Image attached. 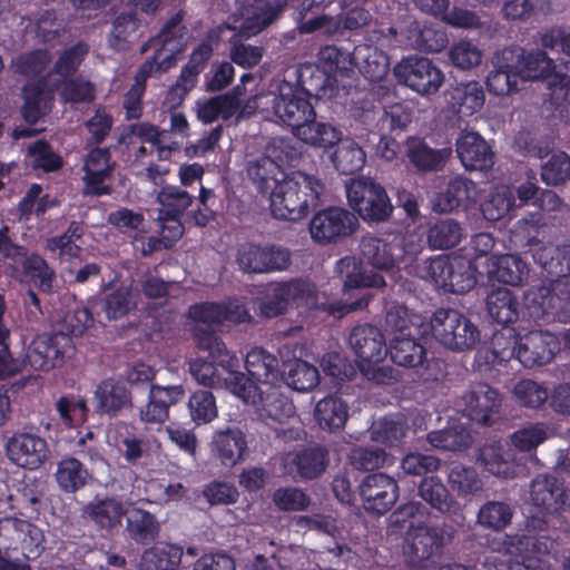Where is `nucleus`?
I'll use <instances>...</instances> for the list:
<instances>
[{
	"mask_svg": "<svg viewBox=\"0 0 570 570\" xmlns=\"http://www.w3.org/2000/svg\"><path fill=\"white\" fill-rule=\"evenodd\" d=\"M324 193L325 184L318 176L292 171L272 188L271 213L277 219L298 222L320 206Z\"/></svg>",
	"mask_w": 570,
	"mask_h": 570,
	"instance_id": "1",
	"label": "nucleus"
},
{
	"mask_svg": "<svg viewBox=\"0 0 570 570\" xmlns=\"http://www.w3.org/2000/svg\"><path fill=\"white\" fill-rule=\"evenodd\" d=\"M491 345L499 362L517 358L527 368L549 364L561 350L559 337L548 331H530L523 336L515 330H508V335L494 333Z\"/></svg>",
	"mask_w": 570,
	"mask_h": 570,
	"instance_id": "2",
	"label": "nucleus"
},
{
	"mask_svg": "<svg viewBox=\"0 0 570 570\" xmlns=\"http://www.w3.org/2000/svg\"><path fill=\"white\" fill-rule=\"evenodd\" d=\"M156 371L145 363H136L126 372L127 386L141 387L147 391V403L138 407V416L146 424H161L169 417V407L185 399L186 391L181 384H154Z\"/></svg>",
	"mask_w": 570,
	"mask_h": 570,
	"instance_id": "3",
	"label": "nucleus"
},
{
	"mask_svg": "<svg viewBox=\"0 0 570 570\" xmlns=\"http://www.w3.org/2000/svg\"><path fill=\"white\" fill-rule=\"evenodd\" d=\"M341 272L346 268L344 276V293L348 294L350 291H357V296L354 301L342 302L335 301L327 304H322V309L335 318H342L351 312L362 311L368 306L373 295L367 291L368 288H380L385 286L384 277L373 271L367 272L357 264L354 257H343L338 261Z\"/></svg>",
	"mask_w": 570,
	"mask_h": 570,
	"instance_id": "4",
	"label": "nucleus"
},
{
	"mask_svg": "<svg viewBox=\"0 0 570 570\" xmlns=\"http://www.w3.org/2000/svg\"><path fill=\"white\" fill-rule=\"evenodd\" d=\"M432 336L454 352L472 350L480 341V331L465 315L453 308H438L428 324Z\"/></svg>",
	"mask_w": 570,
	"mask_h": 570,
	"instance_id": "5",
	"label": "nucleus"
},
{
	"mask_svg": "<svg viewBox=\"0 0 570 570\" xmlns=\"http://www.w3.org/2000/svg\"><path fill=\"white\" fill-rule=\"evenodd\" d=\"M445 547V531L439 525H417L407 529L403 556L412 570H433L442 558Z\"/></svg>",
	"mask_w": 570,
	"mask_h": 570,
	"instance_id": "6",
	"label": "nucleus"
},
{
	"mask_svg": "<svg viewBox=\"0 0 570 570\" xmlns=\"http://www.w3.org/2000/svg\"><path fill=\"white\" fill-rule=\"evenodd\" d=\"M345 188L348 205L364 222L381 223L391 217L393 205L381 184L358 177L351 178Z\"/></svg>",
	"mask_w": 570,
	"mask_h": 570,
	"instance_id": "7",
	"label": "nucleus"
},
{
	"mask_svg": "<svg viewBox=\"0 0 570 570\" xmlns=\"http://www.w3.org/2000/svg\"><path fill=\"white\" fill-rule=\"evenodd\" d=\"M239 366L224 368L215 360L195 358L189 363L191 376L202 385L215 387L225 385L240 400H250L255 395V386L246 375L238 371Z\"/></svg>",
	"mask_w": 570,
	"mask_h": 570,
	"instance_id": "8",
	"label": "nucleus"
},
{
	"mask_svg": "<svg viewBox=\"0 0 570 570\" xmlns=\"http://www.w3.org/2000/svg\"><path fill=\"white\" fill-rule=\"evenodd\" d=\"M399 85L421 96L434 95L444 82L441 69L429 58L412 55L402 58L393 68Z\"/></svg>",
	"mask_w": 570,
	"mask_h": 570,
	"instance_id": "9",
	"label": "nucleus"
},
{
	"mask_svg": "<svg viewBox=\"0 0 570 570\" xmlns=\"http://www.w3.org/2000/svg\"><path fill=\"white\" fill-rule=\"evenodd\" d=\"M236 264L247 274L284 272L292 265V253L276 244L244 243L237 248Z\"/></svg>",
	"mask_w": 570,
	"mask_h": 570,
	"instance_id": "10",
	"label": "nucleus"
},
{
	"mask_svg": "<svg viewBox=\"0 0 570 570\" xmlns=\"http://www.w3.org/2000/svg\"><path fill=\"white\" fill-rule=\"evenodd\" d=\"M313 95L299 83L284 81L279 85L278 94L272 99L274 116L284 125L296 130L308 117H315L316 111L311 102Z\"/></svg>",
	"mask_w": 570,
	"mask_h": 570,
	"instance_id": "11",
	"label": "nucleus"
},
{
	"mask_svg": "<svg viewBox=\"0 0 570 570\" xmlns=\"http://www.w3.org/2000/svg\"><path fill=\"white\" fill-rule=\"evenodd\" d=\"M502 403L499 390L483 382L471 384L460 401L463 414L481 426H492L500 421Z\"/></svg>",
	"mask_w": 570,
	"mask_h": 570,
	"instance_id": "12",
	"label": "nucleus"
},
{
	"mask_svg": "<svg viewBox=\"0 0 570 570\" xmlns=\"http://www.w3.org/2000/svg\"><path fill=\"white\" fill-rule=\"evenodd\" d=\"M357 227L358 220L353 213L335 206L317 212L309 222L311 237L321 245L336 244Z\"/></svg>",
	"mask_w": 570,
	"mask_h": 570,
	"instance_id": "13",
	"label": "nucleus"
},
{
	"mask_svg": "<svg viewBox=\"0 0 570 570\" xmlns=\"http://www.w3.org/2000/svg\"><path fill=\"white\" fill-rule=\"evenodd\" d=\"M357 489L364 510L376 515L389 512L400 495L397 481L382 472L365 475Z\"/></svg>",
	"mask_w": 570,
	"mask_h": 570,
	"instance_id": "14",
	"label": "nucleus"
},
{
	"mask_svg": "<svg viewBox=\"0 0 570 570\" xmlns=\"http://www.w3.org/2000/svg\"><path fill=\"white\" fill-rule=\"evenodd\" d=\"M95 411L100 415L116 417L124 411H132V392L121 379L108 377L100 381L94 392Z\"/></svg>",
	"mask_w": 570,
	"mask_h": 570,
	"instance_id": "15",
	"label": "nucleus"
},
{
	"mask_svg": "<svg viewBox=\"0 0 570 570\" xmlns=\"http://www.w3.org/2000/svg\"><path fill=\"white\" fill-rule=\"evenodd\" d=\"M6 451L11 462L31 471L40 468L49 455L47 441L28 432L14 433L8 440Z\"/></svg>",
	"mask_w": 570,
	"mask_h": 570,
	"instance_id": "16",
	"label": "nucleus"
},
{
	"mask_svg": "<svg viewBox=\"0 0 570 570\" xmlns=\"http://www.w3.org/2000/svg\"><path fill=\"white\" fill-rule=\"evenodd\" d=\"M250 383L255 386L253 401H243L247 404L259 405V416L266 424H284L295 415L296 407L291 397L274 384L263 392L255 382L250 381Z\"/></svg>",
	"mask_w": 570,
	"mask_h": 570,
	"instance_id": "17",
	"label": "nucleus"
},
{
	"mask_svg": "<svg viewBox=\"0 0 570 570\" xmlns=\"http://www.w3.org/2000/svg\"><path fill=\"white\" fill-rule=\"evenodd\" d=\"M83 514L105 535H114L121 528L127 509L117 495L96 497L86 504Z\"/></svg>",
	"mask_w": 570,
	"mask_h": 570,
	"instance_id": "18",
	"label": "nucleus"
},
{
	"mask_svg": "<svg viewBox=\"0 0 570 570\" xmlns=\"http://www.w3.org/2000/svg\"><path fill=\"white\" fill-rule=\"evenodd\" d=\"M348 341L358 366L366 363H382L387 355L384 334L375 325L367 323L355 325Z\"/></svg>",
	"mask_w": 570,
	"mask_h": 570,
	"instance_id": "19",
	"label": "nucleus"
},
{
	"mask_svg": "<svg viewBox=\"0 0 570 570\" xmlns=\"http://www.w3.org/2000/svg\"><path fill=\"white\" fill-rule=\"evenodd\" d=\"M518 56L511 48H503L492 59V69L487 76L488 90L495 96L510 95L518 90L520 71Z\"/></svg>",
	"mask_w": 570,
	"mask_h": 570,
	"instance_id": "20",
	"label": "nucleus"
},
{
	"mask_svg": "<svg viewBox=\"0 0 570 570\" xmlns=\"http://www.w3.org/2000/svg\"><path fill=\"white\" fill-rule=\"evenodd\" d=\"M330 463V452L321 444L303 446L288 455L287 465L293 476L309 481L322 475Z\"/></svg>",
	"mask_w": 570,
	"mask_h": 570,
	"instance_id": "21",
	"label": "nucleus"
},
{
	"mask_svg": "<svg viewBox=\"0 0 570 570\" xmlns=\"http://www.w3.org/2000/svg\"><path fill=\"white\" fill-rule=\"evenodd\" d=\"M530 495L533 504L548 513L570 512L569 493L553 475H538L531 483Z\"/></svg>",
	"mask_w": 570,
	"mask_h": 570,
	"instance_id": "22",
	"label": "nucleus"
},
{
	"mask_svg": "<svg viewBox=\"0 0 570 570\" xmlns=\"http://www.w3.org/2000/svg\"><path fill=\"white\" fill-rule=\"evenodd\" d=\"M455 147L461 164L468 170H487L494 164V153L479 132H461Z\"/></svg>",
	"mask_w": 570,
	"mask_h": 570,
	"instance_id": "23",
	"label": "nucleus"
},
{
	"mask_svg": "<svg viewBox=\"0 0 570 570\" xmlns=\"http://www.w3.org/2000/svg\"><path fill=\"white\" fill-rule=\"evenodd\" d=\"M212 455L225 468H233L244 461L247 453V438L238 428L216 431L212 439Z\"/></svg>",
	"mask_w": 570,
	"mask_h": 570,
	"instance_id": "24",
	"label": "nucleus"
},
{
	"mask_svg": "<svg viewBox=\"0 0 570 570\" xmlns=\"http://www.w3.org/2000/svg\"><path fill=\"white\" fill-rule=\"evenodd\" d=\"M405 155L417 173H435L445 167L452 156V148H432L424 138L409 137Z\"/></svg>",
	"mask_w": 570,
	"mask_h": 570,
	"instance_id": "25",
	"label": "nucleus"
},
{
	"mask_svg": "<svg viewBox=\"0 0 570 570\" xmlns=\"http://www.w3.org/2000/svg\"><path fill=\"white\" fill-rule=\"evenodd\" d=\"M285 7L283 0H240L242 33L255 36L275 21Z\"/></svg>",
	"mask_w": 570,
	"mask_h": 570,
	"instance_id": "26",
	"label": "nucleus"
},
{
	"mask_svg": "<svg viewBox=\"0 0 570 570\" xmlns=\"http://www.w3.org/2000/svg\"><path fill=\"white\" fill-rule=\"evenodd\" d=\"M362 259L380 271L393 269L404 256V248L397 242H387L375 236H364L360 242Z\"/></svg>",
	"mask_w": 570,
	"mask_h": 570,
	"instance_id": "27",
	"label": "nucleus"
},
{
	"mask_svg": "<svg viewBox=\"0 0 570 570\" xmlns=\"http://www.w3.org/2000/svg\"><path fill=\"white\" fill-rule=\"evenodd\" d=\"M485 305L491 320L503 326L497 333L508 335V330H515L510 325L519 320L520 302L512 291L501 287L492 289L487 296Z\"/></svg>",
	"mask_w": 570,
	"mask_h": 570,
	"instance_id": "28",
	"label": "nucleus"
},
{
	"mask_svg": "<svg viewBox=\"0 0 570 570\" xmlns=\"http://www.w3.org/2000/svg\"><path fill=\"white\" fill-rule=\"evenodd\" d=\"M185 11L179 10L173 14L161 27L159 32L150 39V45L156 50H161L164 56H171L177 62L186 46L187 27L183 23Z\"/></svg>",
	"mask_w": 570,
	"mask_h": 570,
	"instance_id": "29",
	"label": "nucleus"
},
{
	"mask_svg": "<svg viewBox=\"0 0 570 570\" xmlns=\"http://www.w3.org/2000/svg\"><path fill=\"white\" fill-rule=\"evenodd\" d=\"M444 97L454 114L465 117L481 110L485 101L483 87L478 81L451 85L446 89Z\"/></svg>",
	"mask_w": 570,
	"mask_h": 570,
	"instance_id": "30",
	"label": "nucleus"
},
{
	"mask_svg": "<svg viewBox=\"0 0 570 570\" xmlns=\"http://www.w3.org/2000/svg\"><path fill=\"white\" fill-rule=\"evenodd\" d=\"M476 186L474 181L458 176L452 178L445 189L440 191L433 200V210L450 213L459 207H468L474 202Z\"/></svg>",
	"mask_w": 570,
	"mask_h": 570,
	"instance_id": "31",
	"label": "nucleus"
},
{
	"mask_svg": "<svg viewBox=\"0 0 570 570\" xmlns=\"http://www.w3.org/2000/svg\"><path fill=\"white\" fill-rule=\"evenodd\" d=\"M161 525L156 515L142 508H134L126 514L128 539L139 546L154 543L160 534Z\"/></svg>",
	"mask_w": 570,
	"mask_h": 570,
	"instance_id": "32",
	"label": "nucleus"
},
{
	"mask_svg": "<svg viewBox=\"0 0 570 570\" xmlns=\"http://www.w3.org/2000/svg\"><path fill=\"white\" fill-rule=\"evenodd\" d=\"M423 334L394 335L387 347V354L399 366L417 367L426 360V350L421 343Z\"/></svg>",
	"mask_w": 570,
	"mask_h": 570,
	"instance_id": "33",
	"label": "nucleus"
},
{
	"mask_svg": "<svg viewBox=\"0 0 570 570\" xmlns=\"http://www.w3.org/2000/svg\"><path fill=\"white\" fill-rule=\"evenodd\" d=\"M389 56L372 45L354 47V68L367 80L376 82L382 80L389 71Z\"/></svg>",
	"mask_w": 570,
	"mask_h": 570,
	"instance_id": "34",
	"label": "nucleus"
},
{
	"mask_svg": "<svg viewBox=\"0 0 570 570\" xmlns=\"http://www.w3.org/2000/svg\"><path fill=\"white\" fill-rule=\"evenodd\" d=\"M245 367L250 381L273 385L279 374L278 358L262 347L252 348L245 357Z\"/></svg>",
	"mask_w": 570,
	"mask_h": 570,
	"instance_id": "35",
	"label": "nucleus"
},
{
	"mask_svg": "<svg viewBox=\"0 0 570 570\" xmlns=\"http://www.w3.org/2000/svg\"><path fill=\"white\" fill-rule=\"evenodd\" d=\"M193 338L196 347L208 352V357L215 360L224 368L239 366V358L227 350L218 333L196 325L193 328Z\"/></svg>",
	"mask_w": 570,
	"mask_h": 570,
	"instance_id": "36",
	"label": "nucleus"
},
{
	"mask_svg": "<svg viewBox=\"0 0 570 570\" xmlns=\"http://www.w3.org/2000/svg\"><path fill=\"white\" fill-rule=\"evenodd\" d=\"M532 258L551 277L570 276V244L541 245L533 249Z\"/></svg>",
	"mask_w": 570,
	"mask_h": 570,
	"instance_id": "37",
	"label": "nucleus"
},
{
	"mask_svg": "<svg viewBox=\"0 0 570 570\" xmlns=\"http://www.w3.org/2000/svg\"><path fill=\"white\" fill-rule=\"evenodd\" d=\"M335 0H303L295 11V22L301 33H313L333 22L334 18L325 10Z\"/></svg>",
	"mask_w": 570,
	"mask_h": 570,
	"instance_id": "38",
	"label": "nucleus"
},
{
	"mask_svg": "<svg viewBox=\"0 0 570 570\" xmlns=\"http://www.w3.org/2000/svg\"><path fill=\"white\" fill-rule=\"evenodd\" d=\"M311 118L292 132L299 140L312 147L324 149L333 147L341 140L342 131L337 127L317 121L316 116Z\"/></svg>",
	"mask_w": 570,
	"mask_h": 570,
	"instance_id": "39",
	"label": "nucleus"
},
{
	"mask_svg": "<svg viewBox=\"0 0 570 570\" xmlns=\"http://www.w3.org/2000/svg\"><path fill=\"white\" fill-rule=\"evenodd\" d=\"M348 417V405L338 396H326L320 400L314 409V419L322 430L341 431Z\"/></svg>",
	"mask_w": 570,
	"mask_h": 570,
	"instance_id": "40",
	"label": "nucleus"
},
{
	"mask_svg": "<svg viewBox=\"0 0 570 570\" xmlns=\"http://www.w3.org/2000/svg\"><path fill=\"white\" fill-rule=\"evenodd\" d=\"M281 376L288 387L297 392L311 391L320 383L318 370L303 360L285 363Z\"/></svg>",
	"mask_w": 570,
	"mask_h": 570,
	"instance_id": "41",
	"label": "nucleus"
},
{
	"mask_svg": "<svg viewBox=\"0 0 570 570\" xmlns=\"http://www.w3.org/2000/svg\"><path fill=\"white\" fill-rule=\"evenodd\" d=\"M24 102L21 108L23 119L36 125L42 117L50 112L53 97L45 86L33 83L23 88Z\"/></svg>",
	"mask_w": 570,
	"mask_h": 570,
	"instance_id": "42",
	"label": "nucleus"
},
{
	"mask_svg": "<svg viewBox=\"0 0 570 570\" xmlns=\"http://www.w3.org/2000/svg\"><path fill=\"white\" fill-rule=\"evenodd\" d=\"M317 61L325 73L348 77L354 68V50L348 51L336 45H327L320 49Z\"/></svg>",
	"mask_w": 570,
	"mask_h": 570,
	"instance_id": "43",
	"label": "nucleus"
},
{
	"mask_svg": "<svg viewBox=\"0 0 570 570\" xmlns=\"http://www.w3.org/2000/svg\"><path fill=\"white\" fill-rule=\"evenodd\" d=\"M530 273L529 265L519 255L504 254L497 258L492 277L510 286H522Z\"/></svg>",
	"mask_w": 570,
	"mask_h": 570,
	"instance_id": "44",
	"label": "nucleus"
},
{
	"mask_svg": "<svg viewBox=\"0 0 570 570\" xmlns=\"http://www.w3.org/2000/svg\"><path fill=\"white\" fill-rule=\"evenodd\" d=\"M183 558V548L165 543L147 549L141 557V570H177Z\"/></svg>",
	"mask_w": 570,
	"mask_h": 570,
	"instance_id": "45",
	"label": "nucleus"
},
{
	"mask_svg": "<svg viewBox=\"0 0 570 570\" xmlns=\"http://www.w3.org/2000/svg\"><path fill=\"white\" fill-rule=\"evenodd\" d=\"M385 323L394 335L425 334L428 331L423 317L404 305L392 306L386 312Z\"/></svg>",
	"mask_w": 570,
	"mask_h": 570,
	"instance_id": "46",
	"label": "nucleus"
},
{
	"mask_svg": "<svg viewBox=\"0 0 570 570\" xmlns=\"http://www.w3.org/2000/svg\"><path fill=\"white\" fill-rule=\"evenodd\" d=\"M365 153L353 139H342L332 155L335 169L342 175H354L365 165Z\"/></svg>",
	"mask_w": 570,
	"mask_h": 570,
	"instance_id": "47",
	"label": "nucleus"
},
{
	"mask_svg": "<svg viewBox=\"0 0 570 570\" xmlns=\"http://www.w3.org/2000/svg\"><path fill=\"white\" fill-rule=\"evenodd\" d=\"M193 200L194 197L185 189L171 185L161 187L157 195V202L161 205L157 219L181 217Z\"/></svg>",
	"mask_w": 570,
	"mask_h": 570,
	"instance_id": "48",
	"label": "nucleus"
},
{
	"mask_svg": "<svg viewBox=\"0 0 570 570\" xmlns=\"http://www.w3.org/2000/svg\"><path fill=\"white\" fill-rule=\"evenodd\" d=\"M59 488L67 493L82 489L90 478L88 469L76 458H63L55 473Z\"/></svg>",
	"mask_w": 570,
	"mask_h": 570,
	"instance_id": "49",
	"label": "nucleus"
},
{
	"mask_svg": "<svg viewBox=\"0 0 570 570\" xmlns=\"http://www.w3.org/2000/svg\"><path fill=\"white\" fill-rule=\"evenodd\" d=\"M517 52L518 71L523 80H542L551 69V60L543 50L527 52L520 47H510Z\"/></svg>",
	"mask_w": 570,
	"mask_h": 570,
	"instance_id": "50",
	"label": "nucleus"
},
{
	"mask_svg": "<svg viewBox=\"0 0 570 570\" xmlns=\"http://www.w3.org/2000/svg\"><path fill=\"white\" fill-rule=\"evenodd\" d=\"M426 441L435 449L460 452L466 450L471 444L470 432L461 424H453L442 430L431 431Z\"/></svg>",
	"mask_w": 570,
	"mask_h": 570,
	"instance_id": "51",
	"label": "nucleus"
},
{
	"mask_svg": "<svg viewBox=\"0 0 570 570\" xmlns=\"http://www.w3.org/2000/svg\"><path fill=\"white\" fill-rule=\"evenodd\" d=\"M463 236L461 225L452 219H438L428 229V244L433 249H449L456 246Z\"/></svg>",
	"mask_w": 570,
	"mask_h": 570,
	"instance_id": "52",
	"label": "nucleus"
},
{
	"mask_svg": "<svg viewBox=\"0 0 570 570\" xmlns=\"http://www.w3.org/2000/svg\"><path fill=\"white\" fill-rule=\"evenodd\" d=\"M512 400L520 407L529 410H539L547 402L549 391L543 385L531 379H522L518 381L512 389Z\"/></svg>",
	"mask_w": 570,
	"mask_h": 570,
	"instance_id": "53",
	"label": "nucleus"
},
{
	"mask_svg": "<svg viewBox=\"0 0 570 570\" xmlns=\"http://www.w3.org/2000/svg\"><path fill=\"white\" fill-rule=\"evenodd\" d=\"M291 307L318 308V294L314 283L301 278L281 282Z\"/></svg>",
	"mask_w": 570,
	"mask_h": 570,
	"instance_id": "54",
	"label": "nucleus"
},
{
	"mask_svg": "<svg viewBox=\"0 0 570 570\" xmlns=\"http://www.w3.org/2000/svg\"><path fill=\"white\" fill-rule=\"evenodd\" d=\"M419 494L432 509L441 513L449 512L454 503L448 488L438 476L423 478L419 485Z\"/></svg>",
	"mask_w": 570,
	"mask_h": 570,
	"instance_id": "55",
	"label": "nucleus"
},
{
	"mask_svg": "<svg viewBox=\"0 0 570 570\" xmlns=\"http://www.w3.org/2000/svg\"><path fill=\"white\" fill-rule=\"evenodd\" d=\"M136 308L130 286L120 285L107 293L102 299V311L109 321L119 320Z\"/></svg>",
	"mask_w": 570,
	"mask_h": 570,
	"instance_id": "56",
	"label": "nucleus"
},
{
	"mask_svg": "<svg viewBox=\"0 0 570 570\" xmlns=\"http://www.w3.org/2000/svg\"><path fill=\"white\" fill-rule=\"evenodd\" d=\"M559 286V283H551L533 287L528 292L527 298L540 309L541 314L556 313L559 308L570 307V294L561 298L557 294Z\"/></svg>",
	"mask_w": 570,
	"mask_h": 570,
	"instance_id": "57",
	"label": "nucleus"
},
{
	"mask_svg": "<svg viewBox=\"0 0 570 570\" xmlns=\"http://www.w3.org/2000/svg\"><path fill=\"white\" fill-rule=\"evenodd\" d=\"M23 274L43 293H50L53 287L55 271L38 253H31L21 263Z\"/></svg>",
	"mask_w": 570,
	"mask_h": 570,
	"instance_id": "58",
	"label": "nucleus"
},
{
	"mask_svg": "<svg viewBox=\"0 0 570 570\" xmlns=\"http://www.w3.org/2000/svg\"><path fill=\"white\" fill-rule=\"evenodd\" d=\"M515 206L513 190L502 187L489 195V198L481 205V212L487 220L498 222L507 216H511Z\"/></svg>",
	"mask_w": 570,
	"mask_h": 570,
	"instance_id": "59",
	"label": "nucleus"
},
{
	"mask_svg": "<svg viewBox=\"0 0 570 570\" xmlns=\"http://www.w3.org/2000/svg\"><path fill=\"white\" fill-rule=\"evenodd\" d=\"M32 342H41L45 345V353L48 356L57 354V361L55 362V368L63 365L65 361L71 357L75 353L73 338L65 334L63 331H52L51 333H43L37 335Z\"/></svg>",
	"mask_w": 570,
	"mask_h": 570,
	"instance_id": "60",
	"label": "nucleus"
},
{
	"mask_svg": "<svg viewBox=\"0 0 570 570\" xmlns=\"http://www.w3.org/2000/svg\"><path fill=\"white\" fill-rule=\"evenodd\" d=\"M279 174H283V170L267 154L250 161L247 167L249 179L255 183L263 193L271 188V183H273V187H275V185L281 181L277 178Z\"/></svg>",
	"mask_w": 570,
	"mask_h": 570,
	"instance_id": "61",
	"label": "nucleus"
},
{
	"mask_svg": "<svg viewBox=\"0 0 570 570\" xmlns=\"http://www.w3.org/2000/svg\"><path fill=\"white\" fill-rule=\"evenodd\" d=\"M188 410L191 420L197 425L209 423L218 415L216 399L207 390H198L191 393L188 400Z\"/></svg>",
	"mask_w": 570,
	"mask_h": 570,
	"instance_id": "62",
	"label": "nucleus"
},
{
	"mask_svg": "<svg viewBox=\"0 0 570 570\" xmlns=\"http://www.w3.org/2000/svg\"><path fill=\"white\" fill-rule=\"evenodd\" d=\"M515 191L520 202L519 206L527 205L532 200V204L541 209L554 210L561 204L560 197L553 190H540L532 181L522 183Z\"/></svg>",
	"mask_w": 570,
	"mask_h": 570,
	"instance_id": "63",
	"label": "nucleus"
},
{
	"mask_svg": "<svg viewBox=\"0 0 570 570\" xmlns=\"http://www.w3.org/2000/svg\"><path fill=\"white\" fill-rule=\"evenodd\" d=\"M540 560L531 556L512 558L505 553H492L485 557L483 567L488 570H541Z\"/></svg>",
	"mask_w": 570,
	"mask_h": 570,
	"instance_id": "64",
	"label": "nucleus"
}]
</instances>
